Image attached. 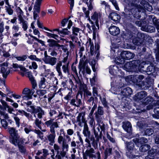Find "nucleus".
<instances>
[{
    "label": "nucleus",
    "mask_w": 159,
    "mask_h": 159,
    "mask_svg": "<svg viewBox=\"0 0 159 159\" xmlns=\"http://www.w3.org/2000/svg\"><path fill=\"white\" fill-rule=\"evenodd\" d=\"M47 42L49 43L48 45L50 47L56 46L58 48L60 46V44L57 43L55 40L52 39H49L48 40Z\"/></svg>",
    "instance_id": "nucleus-27"
},
{
    "label": "nucleus",
    "mask_w": 159,
    "mask_h": 159,
    "mask_svg": "<svg viewBox=\"0 0 159 159\" xmlns=\"http://www.w3.org/2000/svg\"><path fill=\"white\" fill-rule=\"evenodd\" d=\"M125 81L129 84L135 83L136 80L135 79V75H130L126 77L125 78Z\"/></svg>",
    "instance_id": "nucleus-25"
},
{
    "label": "nucleus",
    "mask_w": 159,
    "mask_h": 159,
    "mask_svg": "<svg viewBox=\"0 0 159 159\" xmlns=\"http://www.w3.org/2000/svg\"><path fill=\"white\" fill-rule=\"evenodd\" d=\"M143 2H144L145 4L142 7V9H143L144 8L147 10L148 11H150L152 10V7L150 6L147 2H146L145 0L143 1Z\"/></svg>",
    "instance_id": "nucleus-36"
},
{
    "label": "nucleus",
    "mask_w": 159,
    "mask_h": 159,
    "mask_svg": "<svg viewBox=\"0 0 159 159\" xmlns=\"http://www.w3.org/2000/svg\"><path fill=\"white\" fill-rule=\"evenodd\" d=\"M62 147L63 149H65L66 151H68V150L69 148V144L65 141H63V142L62 143Z\"/></svg>",
    "instance_id": "nucleus-64"
},
{
    "label": "nucleus",
    "mask_w": 159,
    "mask_h": 159,
    "mask_svg": "<svg viewBox=\"0 0 159 159\" xmlns=\"http://www.w3.org/2000/svg\"><path fill=\"white\" fill-rule=\"evenodd\" d=\"M89 123L90 127L92 129L95 128V122L94 119L93 118H90L89 121Z\"/></svg>",
    "instance_id": "nucleus-42"
},
{
    "label": "nucleus",
    "mask_w": 159,
    "mask_h": 159,
    "mask_svg": "<svg viewBox=\"0 0 159 159\" xmlns=\"http://www.w3.org/2000/svg\"><path fill=\"white\" fill-rule=\"evenodd\" d=\"M147 96L146 92L142 91L136 94V97L138 99L141 100Z\"/></svg>",
    "instance_id": "nucleus-31"
},
{
    "label": "nucleus",
    "mask_w": 159,
    "mask_h": 159,
    "mask_svg": "<svg viewBox=\"0 0 159 159\" xmlns=\"http://www.w3.org/2000/svg\"><path fill=\"white\" fill-rule=\"evenodd\" d=\"M72 30L73 34L75 36L78 35L80 33V29L78 28L73 27Z\"/></svg>",
    "instance_id": "nucleus-49"
},
{
    "label": "nucleus",
    "mask_w": 159,
    "mask_h": 159,
    "mask_svg": "<svg viewBox=\"0 0 159 159\" xmlns=\"http://www.w3.org/2000/svg\"><path fill=\"white\" fill-rule=\"evenodd\" d=\"M1 122L2 126L5 129H6L8 125L7 121L4 119L1 120Z\"/></svg>",
    "instance_id": "nucleus-63"
},
{
    "label": "nucleus",
    "mask_w": 159,
    "mask_h": 159,
    "mask_svg": "<svg viewBox=\"0 0 159 159\" xmlns=\"http://www.w3.org/2000/svg\"><path fill=\"white\" fill-rule=\"evenodd\" d=\"M101 14L100 12L95 11L91 17L92 20L89 18L88 20L92 24V29L93 31H96L99 29L98 22L100 20Z\"/></svg>",
    "instance_id": "nucleus-1"
},
{
    "label": "nucleus",
    "mask_w": 159,
    "mask_h": 159,
    "mask_svg": "<svg viewBox=\"0 0 159 159\" xmlns=\"http://www.w3.org/2000/svg\"><path fill=\"white\" fill-rule=\"evenodd\" d=\"M51 133L49 134L46 136V139L49 142V144L52 145L55 143V140L56 136L55 130H50Z\"/></svg>",
    "instance_id": "nucleus-6"
},
{
    "label": "nucleus",
    "mask_w": 159,
    "mask_h": 159,
    "mask_svg": "<svg viewBox=\"0 0 159 159\" xmlns=\"http://www.w3.org/2000/svg\"><path fill=\"white\" fill-rule=\"evenodd\" d=\"M122 127L123 129L128 133H130L132 130V125L129 121L124 122L122 123Z\"/></svg>",
    "instance_id": "nucleus-19"
},
{
    "label": "nucleus",
    "mask_w": 159,
    "mask_h": 159,
    "mask_svg": "<svg viewBox=\"0 0 159 159\" xmlns=\"http://www.w3.org/2000/svg\"><path fill=\"white\" fill-rule=\"evenodd\" d=\"M0 101L3 106L2 107V106L0 104V109H4L5 110H6L7 108V109L9 106L8 105L7 102L1 99L0 100Z\"/></svg>",
    "instance_id": "nucleus-33"
},
{
    "label": "nucleus",
    "mask_w": 159,
    "mask_h": 159,
    "mask_svg": "<svg viewBox=\"0 0 159 159\" xmlns=\"http://www.w3.org/2000/svg\"><path fill=\"white\" fill-rule=\"evenodd\" d=\"M25 139L23 138H20L19 139V144H22L25 143V144H28L30 142V140L28 139V141L27 142H25Z\"/></svg>",
    "instance_id": "nucleus-59"
},
{
    "label": "nucleus",
    "mask_w": 159,
    "mask_h": 159,
    "mask_svg": "<svg viewBox=\"0 0 159 159\" xmlns=\"http://www.w3.org/2000/svg\"><path fill=\"white\" fill-rule=\"evenodd\" d=\"M104 113L103 108L102 107L99 106L97 109V113L98 114L102 115Z\"/></svg>",
    "instance_id": "nucleus-52"
},
{
    "label": "nucleus",
    "mask_w": 159,
    "mask_h": 159,
    "mask_svg": "<svg viewBox=\"0 0 159 159\" xmlns=\"http://www.w3.org/2000/svg\"><path fill=\"white\" fill-rule=\"evenodd\" d=\"M57 60L56 58L52 56L48 57L47 58H44V61L45 63L49 64L52 66H53L56 64Z\"/></svg>",
    "instance_id": "nucleus-10"
},
{
    "label": "nucleus",
    "mask_w": 159,
    "mask_h": 159,
    "mask_svg": "<svg viewBox=\"0 0 159 159\" xmlns=\"http://www.w3.org/2000/svg\"><path fill=\"white\" fill-rule=\"evenodd\" d=\"M139 61L138 60H135L132 61L131 62H129L126 63L125 65V67L128 70H132V68L134 67H136L137 66Z\"/></svg>",
    "instance_id": "nucleus-16"
},
{
    "label": "nucleus",
    "mask_w": 159,
    "mask_h": 159,
    "mask_svg": "<svg viewBox=\"0 0 159 159\" xmlns=\"http://www.w3.org/2000/svg\"><path fill=\"white\" fill-rule=\"evenodd\" d=\"M153 132V130L151 128H148L146 129L145 131V133L146 135L150 136L151 135Z\"/></svg>",
    "instance_id": "nucleus-54"
},
{
    "label": "nucleus",
    "mask_w": 159,
    "mask_h": 159,
    "mask_svg": "<svg viewBox=\"0 0 159 159\" xmlns=\"http://www.w3.org/2000/svg\"><path fill=\"white\" fill-rule=\"evenodd\" d=\"M66 154V153L65 152L61 151L58 154L57 153L56 157L57 159H62V157H64Z\"/></svg>",
    "instance_id": "nucleus-41"
},
{
    "label": "nucleus",
    "mask_w": 159,
    "mask_h": 159,
    "mask_svg": "<svg viewBox=\"0 0 159 159\" xmlns=\"http://www.w3.org/2000/svg\"><path fill=\"white\" fill-rule=\"evenodd\" d=\"M47 93L45 90H39L36 91L37 94L39 96V97L43 96Z\"/></svg>",
    "instance_id": "nucleus-43"
},
{
    "label": "nucleus",
    "mask_w": 159,
    "mask_h": 159,
    "mask_svg": "<svg viewBox=\"0 0 159 159\" xmlns=\"http://www.w3.org/2000/svg\"><path fill=\"white\" fill-rule=\"evenodd\" d=\"M150 148V146L149 145L144 144L141 146L139 150L141 152H145L148 151Z\"/></svg>",
    "instance_id": "nucleus-32"
},
{
    "label": "nucleus",
    "mask_w": 159,
    "mask_h": 159,
    "mask_svg": "<svg viewBox=\"0 0 159 159\" xmlns=\"http://www.w3.org/2000/svg\"><path fill=\"white\" fill-rule=\"evenodd\" d=\"M69 64V62H68L66 65H63L62 66V69L63 72L68 75L69 74L68 67Z\"/></svg>",
    "instance_id": "nucleus-40"
},
{
    "label": "nucleus",
    "mask_w": 159,
    "mask_h": 159,
    "mask_svg": "<svg viewBox=\"0 0 159 159\" xmlns=\"http://www.w3.org/2000/svg\"><path fill=\"white\" fill-rule=\"evenodd\" d=\"M146 65L145 63L144 62H143L139 65L138 67L139 69L140 70L141 72H145L146 70L144 69V68L145 66H146Z\"/></svg>",
    "instance_id": "nucleus-38"
},
{
    "label": "nucleus",
    "mask_w": 159,
    "mask_h": 159,
    "mask_svg": "<svg viewBox=\"0 0 159 159\" xmlns=\"http://www.w3.org/2000/svg\"><path fill=\"white\" fill-rule=\"evenodd\" d=\"M135 79L136 80L135 83L138 84L141 86H144L145 85L144 82L142 80L144 79L145 76L143 75H134Z\"/></svg>",
    "instance_id": "nucleus-12"
},
{
    "label": "nucleus",
    "mask_w": 159,
    "mask_h": 159,
    "mask_svg": "<svg viewBox=\"0 0 159 159\" xmlns=\"http://www.w3.org/2000/svg\"><path fill=\"white\" fill-rule=\"evenodd\" d=\"M111 90H113L114 91H117L123 86V84L121 80H120L118 83V82H116V84H115V85H114V83H111Z\"/></svg>",
    "instance_id": "nucleus-21"
},
{
    "label": "nucleus",
    "mask_w": 159,
    "mask_h": 159,
    "mask_svg": "<svg viewBox=\"0 0 159 159\" xmlns=\"http://www.w3.org/2000/svg\"><path fill=\"white\" fill-rule=\"evenodd\" d=\"M133 141L135 144L138 147H139L140 145L143 143H146L148 142V140L147 138L143 137L139 139L137 138L134 139Z\"/></svg>",
    "instance_id": "nucleus-15"
},
{
    "label": "nucleus",
    "mask_w": 159,
    "mask_h": 159,
    "mask_svg": "<svg viewBox=\"0 0 159 159\" xmlns=\"http://www.w3.org/2000/svg\"><path fill=\"white\" fill-rule=\"evenodd\" d=\"M109 69V72L112 75H115L116 74H119L121 72V70H119L118 67L116 66H110Z\"/></svg>",
    "instance_id": "nucleus-22"
},
{
    "label": "nucleus",
    "mask_w": 159,
    "mask_h": 159,
    "mask_svg": "<svg viewBox=\"0 0 159 159\" xmlns=\"http://www.w3.org/2000/svg\"><path fill=\"white\" fill-rule=\"evenodd\" d=\"M133 42L135 45H139L141 43L140 39L139 37H136L133 40Z\"/></svg>",
    "instance_id": "nucleus-47"
},
{
    "label": "nucleus",
    "mask_w": 159,
    "mask_h": 159,
    "mask_svg": "<svg viewBox=\"0 0 159 159\" xmlns=\"http://www.w3.org/2000/svg\"><path fill=\"white\" fill-rule=\"evenodd\" d=\"M98 126L100 127V128L102 130L101 131H104L105 129V124L102 122H101V121H98Z\"/></svg>",
    "instance_id": "nucleus-62"
},
{
    "label": "nucleus",
    "mask_w": 159,
    "mask_h": 159,
    "mask_svg": "<svg viewBox=\"0 0 159 159\" xmlns=\"http://www.w3.org/2000/svg\"><path fill=\"white\" fill-rule=\"evenodd\" d=\"M28 58L32 60H34L37 61H40L41 60L36 57V56L35 55H31Z\"/></svg>",
    "instance_id": "nucleus-58"
},
{
    "label": "nucleus",
    "mask_w": 159,
    "mask_h": 159,
    "mask_svg": "<svg viewBox=\"0 0 159 159\" xmlns=\"http://www.w3.org/2000/svg\"><path fill=\"white\" fill-rule=\"evenodd\" d=\"M155 107L154 111L155 114L157 115V116L159 118V100L157 101Z\"/></svg>",
    "instance_id": "nucleus-34"
},
{
    "label": "nucleus",
    "mask_w": 159,
    "mask_h": 159,
    "mask_svg": "<svg viewBox=\"0 0 159 159\" xmlns=\"http://www.w3.org/2000/svg\"><path fill=\"white\" fill-rule=\"evenodd\" d=\"M62 66L61 62L60 61L57 63L56 66V69L58 73V75L61 77L62 76V73L61 71V67Z\"/></svg>",
    "instance_id": "nucleus-29"
},
{
    "label": "nucleus",
    "mask_w": 159,
    "mask_h": 159,
    "mask_svg": "<svg viewBox=\"0 0 159 159\" xmlns=\"http://www.w3.org/2000/svg\"><path fill=\"white\" fill-rule=\"evenodd\" d=\"M63 141H65L63 137L61 135V134L60 133L57 139V142L58 143L61 144L62 143Z\"/></svg>",
    "instance_id": "nucleus-57"
},
{
    "label": "nucleus",
    "mask_w": 159,
    "mask_h": 159,
    "mask_svg": "<svg viewBox=\"0 0 159 159\" xmlns=\"http://www.w3.org/2000/svg\"><path fill=\"white\" fill-rule=\"evenodd\" d=\"M30 107L31 109L28 108L27 109V111L32 113H38L42 110L39 107H37L36 108H35L33 106H30Z\"/></svg>",
    "instance_id": "nucleus-23"
},
{
    "label": "nucleus",
    "mask_w": 159,
    "mask_h": 159,
    "mask_svg": "<svg viewBox=\"0 0 159 159\" xmlns=\"http://www.w3.org/2000/svg\"><path fill=\"white\" fill-rule=\"evenodd\" d=\"M20 136L18 134L15 135L10 137V141L16 146L19 144Z\"/></svg>",
    "instance_id": "nucleus-13"
},
{
    "label": "nucleus",
    "mask_w": 159,
    "mask_h": 159,
    "mask_svg": "<svg viewBox=\"0 0 159 159\" xmlns=\"http://www.w3.org/2000/svg\"><path fill=\"white\" fill-rule=\"evenodd\" d=\"M0 116L3 118L8 119L9 118L8 114L5 111L0 110Z\"/></svg>",
    "instance_id": "nucleus-44"
},
{
    "label": "nucleus",
    "mask_w": 159,
    "mask_h": 159,
    "mask_svg": "<svg viewBox=\"0 0 159 159\" xmlns=\"http://www.w3.org/2000/svg\"><path fill=\"white\" fill-rule=\"evenodd\" d=\"M9 133L10 135V137L15 135L18 134V131L13 127H10L8 129Z\"/></svg>",
    "instance_id": "nucleus-30"
},
{
    "label": "nucleus",
    "mask_w": 159,
    "mask_h": 159,
    "mask_svg": "<svg viewBox=\"0 0 159 159\" xmlns=\"http://www.w3.org/2000/svg\"><path fill=\"white\" fill-rule=\"evenodd\" d=\"M21 23H22V27L24 30L26 31L27 30L28 27V23L27 21L26 20H25L21 22Z\"/></svg>",
    "instance_id": "nucleus-60"
},
{
    "label": "nucleus",
    "mask_w": 159,
    "mask_h": 159,
    "mask_svg": "<svg viewBox=\"0 0 159 159\" xmlns=\"http://www.w3.org/2000/svg\"><path fill=\"white\" fill-rule=\"evenodd\" d=\"M34 123L36 126L40 129H41V120H40L38 118H36L34 121Z\"/></svg>",
    "instance_id": "nucleus-51"
},
{
    "label": "nucleus",
    "mask_w": 159,
    "mask_h": 159,
    "mask_svg": "<svg viewBox=\"0 0 159 159\" xmlns=\"http://www.w3.org/2000/svg\"><path fill=\"white\" fill-rule=\"evenodd\" d=\"M89 45H90V53L92 55H93V54L94 50V45L93 43H92L91 42V39H90L89 40Z\"/></svg>",
    "instance_id": "nucleus-53"
},
{
    "label": "nucleus",
    "mask_w": 159,
    "mask_h": 159,
    "mask_svg": "<svg viewBox=\"0 0 159 159\" xmlns=\"http://www.w3.org/2000/svg\"><path fill=\"white\" fill-rule=\"evenodd\" d=\"M53 148L57 152V153L58 154L61 151V147L57 144H54L53 146Z\"/></svg>",
    "instance_id": "nucleus-55"
},
{
    "label": "nucleus",
    "mask_w": 159,
    "mask_h": 159,
    "mask_svg": "<svg viewBox=\"0 0 159 159\" xmlns=\"http://www.w3.org/2000/svg\"><path fill=\"white\" fill-rule=\"evenodd\" d=\"M30 90L27 88H25L22 91L23 95L22 96V98L23 100H27L32 98V96L31 95Z\"/></svg>",
    "instance_id": "nucleus-9"
},
{
    "label": "nucleus",
    "mask_w": 159,
    "mask_h": 159,
    "mask_svg": "<svg viewBox=\"0 0 159 159\" xmlns=\"http://www.w3.org/2000/svg\"><path fill=\"white\" fill-rule=\"evenodd\" d=\"M80 93V92L78 93L76 96L75 99H72L71 100L70 102L71 105L77 107H80L81 103V99L79 98Z\"/></svg>",
    "instance_id": "nucleus-8"
},
{
    "label": "nucleus",
    "mask_w": 159,
    "mask_h": 159,
    "mask_svg": "<svg viewBox=\"0 0 159 159\" xmlns=\"http://www.w3.org/2000/svg\"><path fill=\"white\" fill-rule=\"evenodd\" d=\"M1 68L0 72L2 74L3 77L6 79L10 72V70L7 67L8 65L6 63H3L0 64Z\"/></svg>",
    "instance_id": "nucleus-4"
},
{
    "label": "nucleus",
    "mask_w": 159,
    "mask_h": 159,
    "mask_svg": "<svg viewBox=\"0 0 159 159\" xmlns=\"http://www.w3.org/2000/svg\"><path fill=\"white\" fill-rule=\"evenodd\" d=\"M95 153L94 149L93 148H91L89 149H87L85 152V153H84L86 156H88L89 158H95L96 155L94 154Z\"/></svg>",
    "instance_id": "nucleus-18"
},
{
    "label": "nucleus",
    "mask_w": 159,
    "mask_h": 159,
    "mask_svg": "<svg viewBox=\"0 0 159 159\" xmlns=\"http://www.w3.org/2000/svg\"><path fill=\"white\" fill-rule=\"evenodd\" d=\"M83 134L86 138L89 139L91 135V132L89 130L88 125L87 124L83 125Z\"/></svg>",
    "instance_id": "nucleus-14"
},
{
    "label": "nucleus",
    "mask_w": 159,
    "mask_h": 159,
    "mask_svg": "<svg viewBox=\"0 0 159 159\" xmlns=\"http://www.w3.org/2000/svg\"><path fill=\"white\" fill-rule=\"evenodd\" d=\"M145 31L150 33H152L155 31V29L153 26L149 25L147 27V29H146Z\"/></svg>",
    "instance_id": "nucleus-50"
},
{
    "label": "nucleus",
    "mask_w": 159,
    "mask_h": 159,
    "mask_svg": "<svg viewBox=\"0 0 159 159\" xmlns=\"http://www.w3.org/2000/svg\"><path fill=\"white\" fill-rule=\"evenodd\" d=\"M85 113L84 112L79 113L76 118V121L78 123V125L80 127L83 126L84 125L87 124V120L85 117Z\"/></svg>",
    "instance_id": "nucleus-3"
},
{
    "label": "nucleus",
    "mask_w": 159,
    "mask_h": 159,
    "mask_svg": "<svg viewBox=\"0 0 159 159\" xmlns=\"http://www.w3.org/2000/svg\"><path fill=\"white\" fill-rule=\"evenodd\" d=\"M155 70V66L152 64H151L150 66L147 67L145 72H148V74H151L154 72Z\"/></svg>",
    "instance_id": "nucleus-26"
},
{
    "label": "nucleus",
    "mask_w": 159,
    "mask_h": 159,
    "mask_svg": "<svg viewBox=\"0 0 159 159\" xmlns=\"http://www.w3.org/2000/svg\"><path fill=\"white\" fill-rule=\"evenodd\" d=\"M110 34L114 36H116L120 33V30L118 27L114 25H111L109 28Z\"/></svg>",
    "instance_id": "nucleus-11"
},
{
    "label": "nucleus",
    "mask_w": 159,
    "mask_h": 159,
    "mask_svg": "<svg viewBox=\"0 0 159 159\" xmlns=\"http://www.w3.org/2000/svg\"><path fill=\"white\" fill-rule=\"evenodd\" d=\"M4 30V23L3 21L0 22V37L3 36L2 33Z\"/></svg>",
    "instance_id": "nucleus-45"
},
{
    "label": "nucleus",
    "mask_w": 159,
    "mask_h": 159,
    "mask_svg": "<svg viewBox=\"0 0 159 159\" xmlns=\"http://www.w3.org/2000/svg\"><path fill=\"white\" fill-rule=\"evenodd\" d=\"M134 145L133 142H130L126 143V148L127 151L126 152V154L130 158H133L135 157V155L133 156L131 154L132 151L134 150Z\"/></svg>",
    "instance_id": "nucleus-2"
},
{
    "label": "nucleus",
    "mask_w": 159,
    "mask_h": 159,
    "mask_svg": "<svg viewBox=\"0 0 159 159\" xmlns=\"http://www.w3.org/2000/svg\"><path fill=\"white\" fill-rule=\"evenodd\" d=\"M120 56L123 60H129L133 58L134 55L132 52L127 51H123L121 53Z\"/></svg>",
    "instance_id": "nucleus-7"
},
{
    "label": "nucleus",
    "mask_w": 159,
    "mask_h": 159,
    "mask_svg": "<svg viewBox=\"0 0 159 159\" xmlns=\"http://www.w3.org/2000/svg\"><path fill=\"white\" fill-rule=\"evenodd\" d=\"M93 130L95 138H96V140L98 141L100 139H101L102 136V131H101L100 132L99 134V132L98 131L95 129V128L92 129Z\"/></svg>",
    "instance_id": "nucleus-28"
},
{
    "label": "nucleus",
    "mask_w": 159,
    "mask_h": 159,
    "mask_svg": "<svg viewBox=\"0 0 159 159\" xmlns=\"http://www.w3.org/2000/svg\"><path fill=\"white\" fill-rule=\"evenodd\" d=\"M112 149L111 148H107L104 152L105 155V159H106L108 156H110L111 154Z\"/></svg>",
    "instance_id": "nucleus-39"
},
{
    "label": "nucleus",
    "mask_w": 159,
    "mask_h": 159,
    "mask_svg": "<svg viewBox=\"0 0 159 159\" xmlns=\"http://www.w3.org/2000/svg\"><path fill=\"white\" fill-rule=\"evenodd\" d=\"M24 130L26 134H29L32 131L31 126L30 125L26 126L24 128Z\"/></svg>",
    "instance_id": "nucleus-61"
},
{
    "label": "nucleus",
    "mask_w": 159,
    "mask_h": 159,
    "mask_svg": "<svg viewBox=\"0 0 159 159\" xmlns=\"http://www.w3.org/2000/svg\"><path fill=\"white\" fill-rule=\"evenodd\" d=\"M34 132L38 135V136L41 140L43 139V134L41 131L39 130L35 129Z\"/></svg>",
    "instance_id": "nucleus-37"
},
{
    "label": "nucleus",
    "mask_w": 159,
    "mask_h": 159,
    "mask_svg": "<svg viewBox=\"0 0 159 159\" xmlns=\"http://www.w3.org/2000/svg\"><path fill=\"white\" fill-rule=\"evenodd\" d=\"M54 119H51L45 122L44 124L47 127H50V130L51 129L55 130V128L59 127L58 123L57 122H54Z\"/></svg>",
    "instance_id": "nucleus-5"
},
{
    "label": "nucleus",
    "mask_w": 159,
    "mask_h": 159,
    "mask_svg": "<svg viewBox=\"0 0 159 159\" xmlns=\"http://www.w3.org/2000/svg\"><path fill=\"white\" fill-rule=\"evenodd\" d=\"M153 23L156 28L157 31L159 32V19H153Z\"/></svg>",
    "instance_id": "nucleus-46"
},
{
    "label": "nucleus",
    "mask_w": 159,
    "mask_h": 159,
    "mask_svg": "<svg viewBox=\"0 0 159 159\" xmlns=\"http://www.w3.org/2000/svg\"><path fill=\"white\" fill-rule=\"evenodd\" d=\"M109 17L110 19L116 22H119L120 19V16L115 12L111 13Z\"/></svg>",
    "instance_id": "nucleus-20"
},
{
    "label": "nucleus",
    "mask_w": 159,
    "mask_h": 159,
    "mask_svg": "<svg viewBox=\"0 0 159 159\" xmlns=\"http://www.w3.org/2000/svg\"><path fill=\"white\" fill-rule=\"evenodd\" d=\"M112 4L114 7H115V9L119 11L120 10V8L119 7L118 4L116 0H109Z\"/></svg>",
    "instance_id": "nucleus-48"
},
{
    "label": "nucleus",
    "mask_w": 159,
    "mask_h": 159,
    "mask_svg": "<svg viewBox=\"0 0 159 159\" xmlns=\"http://www.w3.org/2000/svg\"><path fill=\"white\" fill-rule=\"evenodd\" d=\"M28 77H29L32 85V88L34 89L37 86V84L34 77L32 76V73L30 72H27L26 73Z\"/></svg>",
    "instance_id": "nucleus-17"
},
{
    "label": "nucleus",
    "mask_w": 159,
    "mask_h": 159,
    "mask_svg": "<svg viewBox=\"0 0 159 159\" xmlns=\"http://www.w3.org/2000/svg\"><path fill=\"white\" fill-rule=\"evenodd\" d=\"M46 33L47 36L49 38H52L56 39L58 37V36L56 34L50 33L47 32Z\"/></svg>",
    "instance_id": "nucleus-56"
},
{
    "label": "nucleus",
    "mask_w": 159,
    "mask_h": 159,
    "mask_svg": "<svg viewBox=\"0 0 159 159\" xmlns=\"http://www.w3.org/2000/svg\"><path fill=\"white\" fill-rule=\"evenodd\" d=\"M18 111L22 116L24 115L28 119L32 117V116L31 114L23 110H19Z\"/></svg>",
    "instance_id": "nucleus-35"
},
{
    "label": "nucleus",
    "mask_w": 159,
    "mask_h": 159,
    "mask_svg": "<svg viewBox=\"0 0 159 159\" xmlns=\"http://www.w3.org/2000/svg\"><path fill=\"white\" fill-rule=\"evenodd\" d=\"M45 78L43 77L41 78L39 84V86L40 88H45L48 85Z\"/></svg>",
    "instance_id": "nucleus-24"
}]
</instances>
